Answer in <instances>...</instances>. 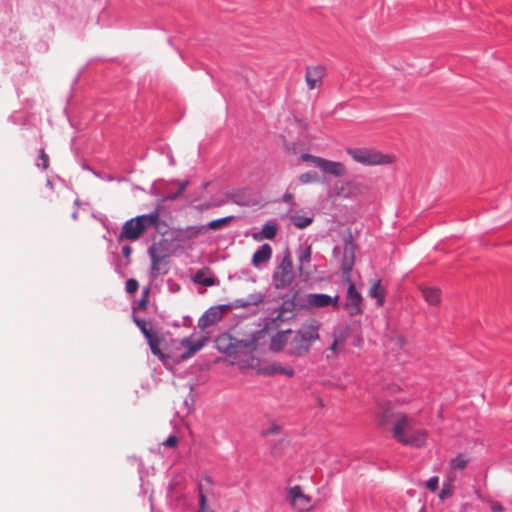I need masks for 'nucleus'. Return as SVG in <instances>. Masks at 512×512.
Segmentation results:
<instances>
[{
    "instance_id": "1",
    "label": "nucleus",
    "mask_w": 512,
    "mask_h": 512,
    "mask_svg": "<svg viewBox=\"0 0 512 512\" xmlns=\"http://www.w3.org/2000/svg\"><path fill=\"white\" fill-rule=\"evenodd\" d=\"M378 418L382 425L390 421L393 423L392 436L398 443L415 448L426 445L428 433L423 429H415L413 419L406 414L392 413L390 408H386Z\"/></svg>"
},
{
    "instance_id": "2",
    "label": "nucleus",
    "mask_w": 512,
    "mask_h": 512,
    "mask_svg": "<svg viewBox=\"0 0 512 512\" xmlns=\"http://www.w3.org/2000/svg\"><path fill=\"white\" fill-rule=\"evenodd\" d=\"M319 327L316 322L304 323L294 334L287 349L292 357H303L309 353L314 342L319 339Z\"/></svg>"
},
{
    "instance_id": "3",
    "label": "nucleus",
    "mask_w": 512,
    "mask_h": 512,
    "mask_svg": "<svg viewBox=\"0 0 512 512\" xmlns=\"http://www.w3.org/2000/svg\"><path fill=\"white\" fill-rule=\"evenodd\" d=\"M159 218V211L154 210L150 214L139 215L126 221L122 226L120 239L136 241L149 227L156 226Z\"/></svg>"
},
{
    "instance_id": "4",
    "label": "nucleus",
    "mask_w": 512,
    "mask_h": 512,
    "mask_svg": "<svg viewBox=\"0 0 512 512\" xmlns=\"http://www.w3.org/2000/svg\"><path fill=\"white\" fill-rule=\"evenodd\" d=\"M346 153L353 161L365 166L389 165L395 157L371 148H348Z\"/></svg>"
},
{
    "instance_id": "5",
    "label": "nucleus",
    "mask_w": 512,
    "mask_h": 512,
    "mask_svg": "<svg viewBox=\"0 0 512 512\" xmlns=\"http://www.w3.org/2000/svg\"><path fill=\"white\" fill-rule=\"evenodd\" d=\"M151 258V275L156 277L168 271L166 259L171 255L170 244L167 240L153 243L148 249Z\"/></svg>"
},
{
    "instance_id": "6",
    "label": "nucleus",
    "mask_w": 512,
    "mask_h": 512,
    "mask_svg": "<svg viewBox=\"0 0 512 512\" xmlns=\"http://www.w3.org/2000/svg\"><path fill=\"white\" fill-rule=\"evenodd\" d=\"M273 284L276 289H283L291 285L294 280V271L289 252H286L273 273Z\"/></svg>"
},
{
    "instance_id": "7",
    "label": "nucleus",
    "mask_w": 512,
    "mask_h": 512,
    "mask_svg": "<svg viewBox=\"0 0 512 512\" xmlns=\"http://www.w3.org/2000/svg\"><path fill=\"white\" fill-rule=\"evenodd\" d=\"M368 188L362 183L348 179L337 181L334 184L332 194L333 197L350 198L367 192Z\"/></svg>"
},
{
    "instance_id": "8",
    "label": "nucleus",
    "mask_w": 512,
    "mask_h": 512,
    "mask_svg": "<svg viewBox=\"0 0 512 512\" xmlns=\"http://www.w3.org/2000/svg\"><path fill=\"white\" fill-rule=\"evenodd\" d=\"M304 306L309 309L332 307L334 310H337L340 306V296L339 294L310 293L306 296Z\"/></svg>"
},
{
    "instance_id": "9",
    "label": "nucleus",
    "mask_w": 512,
    "mask_h": 512,
    "mask_svg": "<svg viewBox=\"0 0 512 512\" xmlns=\"http://www.w3.org/2000/svg\"><path fill=\"white\" fill-rule=\"evenodd\" d=\"M349 335L350 330L348 328L336 329L332 332V343L324 352L327 360H335L339 357L346 345Z\"/></svg>"
},
{
    "instance_id": "10",
    "label": "nucleus",
    "mask_w": 512,
    "mask_h": 512,
    "mask_svg": "<svg viewBox=\"0 0 512 512\" xmlns=\"http://www.w3.org/2000/svg\"><path fill=\"white\" fill-rule=\"evenodd\" d=\"M287 499L298 512H308L313 508L311 497L304 493L300 485L288 489Z\"/></svg>"
},
{
    "instance_id": "11",
    "label": "nucleus",
    "mask_w": 512,
    "mask_h": 512,
    "mask_svg": "<svg viewBox=\"0 0 512 512\" xmlns=\"http://www.w3.org/2000/svg\"><path fill=\"white\" fill-rule=\"evenodd\" d=\"M355 250V244L350 239L346 240L341 259V268L345 282H349L351 278V272L355 263Z\"/></svg>"
},
{
    "instance_id": "12",
    "label": "nucleus",
    "mask_w": 512,
    "mask_h": 512,
    "mask_svg": "<svg viewBox=\"0 0 512 512\" xmlns=\"http://www.w3.org/2000/svg\"><path fill=\"white\" fill-rule=\"evenodd\" d=\"M347 287V295H346V301H345V309L348 311V313L351 316L357 315L361 313L362 308V296L357 291L355 285L352 283V280L350 279L349 282H345Z\"/></svg>"
},
{
    "instance_id": "13",
    "label": "nucleus",
    "mask_w": 512,
    "mask_h": 512,
    "mask_svg": "<svg viewBox=\"0 0 512 512\" xmlns=\"http://www.w3.org/2000/svg\"><path fill=\"white\" fill-rule=\"evenodd\" d=\"M318 168L324 173L334 177H343L347 174V168L343 163L325 158H321V160H319Z\"/></svg>"
},
{
    "instance_id": "14",
    "label": "nucleus",
    "mask_w": 512,
    "mask_h": 512,
    "mask_svg": "<svg viewBox=\"0 0 512 512\" xmlns=\"http://www.w3.org/2000/svg\"><path fill=\"white\" fill-rule=\"evenodd\" d=\"M325 75V69L322 66H309L306 68L305 81L310 90L319 87Z\"/></svg>"
},
{
    "instance_id": "15",
    "label": "nucleus",
    "mask_w": 512,
    "mask_h": 512,
    "mask_svg": "<svg viewBox=\"0 0 512 512\" xmlns=\"http://www.w3.org/2000/svg\"><path fill=\"white\" fill-rule=\"evenodd\" d=\"M223 315L222 309L219 307H212L208 309L199 319L198 321V327L201 330H205L209 326L217 323L221 320Z\"/></svg>"
},
{
    "instance_id": "16",
    "label": "nucleus",
    "mask_w": 512,
    "mask_h": 512,
    "mask_svg": "<svg viewBox=\"0 0 512 512\" xmlns=\"http://www.w3.org/2000/svg\"><path fill=\"white\" fill-rule=\"evenodd\" d=\"M215 342L217 349L222 353L232 354L237 352L236 338L229 334L220 335Z\"/></svg>"
},
{
    "instance_id": "17",
    "label": "nucleus",
    "mask_w": 512,
    "mask_h": 512,
    "mask_svg": "<svg viewBox=\"0 0 512 512\" xmlns=\"http://www.w3.org/2000/svg\"><path fill=\"white\" fill-rule=\"evenodd\" d=\"M204 232H205V226H203V225L189 226L185 229H178L176 232V235L174 236V240L186 241L189 239L196 238L200 234H203Z\"/></svg>"
},
{
    "instance_id": "18",
    "label": "nucleus",
    "mask_w": 512,
    "mask_h": 512,
    "mask_svg": "<svg viewBox=\"0 0 512 512\" xmlns=\"http://www.w3.org/2000/svg\"><path fill=\"white\" fill-rule=\"evenodd\" d=\"M291 334L292 331L288 329L274 335L270 342V350L273 352L282 351L285 345H289Z\"/></svg>"
},
{
    "instance_id": "19",
    "label": "nucleus",
    "mask_w": 512,
    "mask_h": 512,
    "mask_svg": "<svg viewBox=\"0 0 512 512\" xmlns=\"http://www.w3.org/2000/svg\"><path fill=\"white\" fill-rule=\"evenodd\" d=\"M272 256V248L269 244H263L259 250H257L253 256L251 263L254 267L258 268L260 265L268 262Z\"/></svg>"
},
{
    "instance_id": "20",
    "label": "nucleus",
    "mask_w": 512,
    "mask_h": 512,
    "mask_svg": "<svg viewBox=\"0 0 512 512\" xmlns=\"http://www.w3.org/2000/svg\"><path fill=\"white\" fill-rule=\"evenodd\" d=\"M265 375L283 374L288 377L294 376V369L290 366H283L281 363H272L262 368Z\"/></svg>"
},
{
    "instance_id": "21",
    "label": "nucleus",
    "mask_w": 512,
    "mask_h": 512,
    "mask_svg": "<svg viewBox=\"0 0 512 512\" xmlns=\"http://www.w3.org/2000/svg\"><path fill=\"white\" fill-rule=\"evenodd\" d=\"M181 345L187 349V352L181 355V360L190 358L193 354L198 352L204 346L203 340L192 341L190 338H184L181 340Z\"/></svg>"
},
{
    "instance_id": "22",
    "label": "nucleus",
    "mask_w": 512,
    "mask_h": 512,
    "mask_svg": "<svg viewBox=\"0 0 512 512\" xmlns=\"http://www.w3.org/2000/svg\"><path fill=\"white\" fill-rule=\"evenodd\" d=\"M422 296L429 305L438 306L441 302V291L434 287L421 289Z\"/></svg>"
},
{
    "instance_id": "23",
    "label": "nucleus",
    "mask_w": 512,
    "mask_h": 512,
    "mask_svg": "<svg viewBox=\"0 0 512 512\" xmlns=\"http://www.w3.org/2000/svg\"><path fill=\"white\" fill-rule=\"evenodd\" d=\"M260 333H254V334H251L243 339H237L236 338V343H237V351L241 350V349H246L248 351H253L256 349V346H257V341H258V335Z\"/></svg>"
},
{
    "instance_id": "24",
    "label": "nucleus",
    "mask_w": 512,
    "mask_h": 512,
    "mask_svg": "<svg viewBox=\"0 0 512 512\" xmlns=\"http://www.w3.org/2000/svg\"><path fill=\"white\" fill-rule=\"evenodd\" d=\"M193 281L197 284L208 287L215 284V279L210 275V271L208 269L198 270L193 276Z\"/></svg>"
},
{
    "instance_id": "25",
    "label": "nucleus",
    "mask_w": 512,
    "mask_h": 512,
    "mask_svg": "<svg viewBox=\"0 0 512 512\" xmlns=\"http://www.w3.org/2000/svg\"><path fill=\"white\" fill-rule=\"evenodd\" d=\"M369 296L377 300V305L382 306L385 299V289L380 281L374 282L369 289Z\"/></svg>"
},
{
    "instance_id": "26",
    "label": "nucleus",
    "mask_w": 512,
    "mask_h": 512,
    "mask_svg": "<svg viewBox=\"0 0 512 512\" xmlns=\"http://www.w3.org/2000/svg\"><path fill=\"white\" fill-rule=\"evenodd\" d=\"M277 226L275 224L266 223L263 225L260 233L253 235L255 240H261L262 238L273 239L277 234Z\"/></svg>"
},
{
    "instance_id": "27",
    "label": "nucleus",
    "mask_w": 512,
    "mask_h": 512,
    "mask_svg": "<svg viewBox=\"0 0 512 512\" xmlns=\"http://www.w3.org/2000/svg\"><path fill=\"white\" fill-rule=\"evenodd\" d=\"M147 341H148L149 347L151 349V352L155 356H158L159 358L163 359L164 355H163V353L161 352V349H160V346H161V343H162L161 336L158 333H155V334H153L151 336V338H148Z\"/></svg>"
},
{
    "instance_id": "28",
    "label": "nucleus",
    "mask_w": 512,
    "mask_h": 512,
    "mask_svg": "<svg viewBox=\"0 0 512 512\" xmlns=\"http://www.w3.org/2000/svg\"><path fill=\"white\" fill-rule=\"evenodd\" d=\"M454 489L455 486L453 484V478L449 477L448 480L443 483L442 488L438 494V497L441 500H445L453 495Z\"/></svg>"
},
{
    "instance_id": "29",
    "label": "nucleus",
    "mask_w": 512,
    "mask_h": 512,
    "mask_svg": "<svg viewBox=\"0 0 512 512\" xmlns=\"http://www.w3.org/2000/svg\"><path fill=\"white\" fill-rule=\"evenodd\" d=\"M469 458L465 454H458L450 461V467L452 470H463L467 467Z\"/></svg>"
},
{
    "instance_id": "30",
    "label": "nucleus",
    "mask_w": 512,
    "mask_h": 512,
    "mask_svg": "<svg viewBox=\"0 0 512 512\" xmlns=\"http://www.w3.org/2000/svg\"><path fill=\"white\" fill-rule=\"evenodd\" d=\"M294 297L295 295H293L291 298H288V299H285L283 300L281 306H280V311H279V314L278 316L274 319L277 320L279 318H281L285 313H292L296 304H295V301H294Z\"/></svg>"
},
{
    "instance_id": "31",
    "label": "nucleus",
    "mask_w": 512,
    "mask_h": 512,
    "mask_svg": "<svg viewBox=\"0 0 512 512\" xmlns=\"http://www.w3.org/2000/svg\"><path fill=\"white\" fill-rule=\"evenodd\" d=\"M291 221L297 228L303 229L312 223L313 217H307L296 213L291 216Z\"/></svg>"
},
{
    "instance_id": "32",
    "label": "nucleus",
    "mask_w": 512,
    "mask_h": 512,
    "mask_svg": "<svg viewBox=\"0 0 512 512\" xmlns=\"http://www.w3.org/2000/svg\"><path fill=\"white\" fill-rule=\"evenodd\" d=\"M232 216L223 217L220 219L212 220L207 224V227L211 230H219L226 226L232 220Z\"/></svg>"
},
{
    "instance_id": "33",
    "label": "nucleus",
    "mask_w": 512,
    "mask_h": 512,
    "mask_svg": "<svg viewBox=\"0 0 512 512\" xmlns=\"http://www.w3.org/2000/svg\"><path fill=\"white\" fill-rule=\"evenodd\" d=\"M299 180L303 184L315 183L319 181V177L315 172L303 173L299 176Z\"/></svg>"
},
{
    "instance_id": "34",
    "label": "nucleus",
    "mask_w": 512,
    "mask_h": 512,
    "mask_svg": "<svg viewBox=\"0 0 512 512\" xmlns=\"http://www.w3.org/2000/svg\"><path fill=\"white\" fill-rule=\"evenodd\" d=\"M199 510L198 512H214L211 508L207 506V498L202 491V488H199Z\"/></svg>"
},
{
    "instance_id": "35",
    "label": "nucleus",
    "mask_w": 512,
    "mask_h": 512,
    "mask_svg": "<svg viewBox=\"0 0 512 512\" xmlns=\"http://www.w3.org/2000/svg\"><path fill=\"white\" fill-rule=\"evenodd\" d=\"M137 326L139 327V329L141 330V332L143 333V335L145 336L146 339L148 338H151V336L154 334L151 329H148L147 328V323L145 320H139V319H136L135 320Z\"/></svg>"
},
{
    "instance_id": "36",
    "label": "nucleus",
    "mask_w": 512,
    "mask_h": 512,
    "mask_svg": "<svg viewBox=\"0 0 512 512\" xmlns=\"http://www.w3.org/2000/svg\"><path fill=\"white\" fill-rule=\"evenodd\" d=\"M311 253V247L308 246L305 248L302 255L299 256L300 270H302L304 263H309L311 261Z\"/></svg>"
},
{
    "instance_id": "37",
    "label": "nucleus",
    "mask_w": 512,
    "mask_h": 512,
    "mask_svg": "<svg viewBox=\"0 0 512 512\" xmlns=\"http://www.w3.org/2000/svg\"><path fill=\"white\" fill-rule=\"evenodd\" d=\"M39 159H40L41 163H38L37 165L41 166L43 169H47L49 166V157L46 154L44 149H40Z\"/></svg>"
},
{
    "instance_id": "38",
    "label": "nucleus",
    "mask_w": 512,
    "mask_h": 512,
    "mask_svg": "<svg viewBox=\"0 0 512 512\" xmlns=\"http://www.w3.org/2000/svg\"><path fill=\"white\" fill-rule=\"evenodd\" d=\"M322 157H319V156H315V155H312V154H302L300 156V159L304 162H312L314 163L317 167L319 165V160H321Z\"/></svg>"
},
{
    "instance_id": "39",
    "label": "nucleus",
    "mask_w": 512,
    "mask_h": 512,
    "mask_svg": "<svg viewBox=\"0 0 512 512\" xmlns=\"http://www.w3.org/2000/svg\"><path fill=\"white\" fill-rule=\"evenodd\" d=\"M138 282L135 279H129L126 282V290L128 293H135L138 289Z\"/></svg>"
},
{
    "instance_id": "40",
    "label": "nucleus",
    "mask_w": 512,
    "mask_h": 512,
    "mask_svg": "<svg viewBox=\"0 0 512 512\" xmlns=\"http://www.w3.org/2000/svg\"><path fill=\"white\" fill-rule=\"evenodd\" d=\"M438 477L437 476H434V477H431L427 482H426V488L429 489L430 491H436L437 488H438Z\"/></svg>"
},
{
    "instance_id": "41",
    "label": "nucleus",
    "mask_w": 512,
    "mask_h": 512,
    "mask_svg": "<svg viewBox=\"0 0 512 512\" xmlns=\"http://www.w3.org/2000/svg\"><path fill=\"white\" fill-rule=\"evenodd\" d=\"M178 442V439L176 436H169L167 440L164 442V445L169 447H175Z\"/></svg>"
},
{
    "instance_id": "42",
    "label": "nucleus",
    "mask_w": 512,
    "mask_h": 512,
    "mask_svg": "<svg viewBox=\"0 0 512 512\" xmlns=\"http://www.w3.org/2000/svg\"><path fill=\"white\" fill-rule=\"evenodd\" d=\"M490 508L493 512H503L504 511V507L499 502H491Z\"/></svg>"
},
{
    "instance_id": "43",
    "label": "nucleus",
    "mask_w": 512,
    "mask_h": 512,
    "mask_svg": "<svg viewBox=\"0 0 512 512\" xmlns=\"http://www.w3.org/2000/svg\"><path fill=\"white\" fill-rule=\"evenodd\" d=\"M147 297H148V289H146V290L143 292V297H142V299H141V300H140V302H139V306H140L141 308H145V307H146Z\"/></svg>"
},
{
    "instance_id": "44",
    "label": "nucleus",
    "mask_w": 512,
    "mask_h": 512,
    "mask_svg": "<svg viewBox=\"0 0 512 512\" xmlns=\"http://www.w3.org/2000/svg\"><path fill=\"white\" fill-rule=\"evenodd\" d=\"M179 196H180V194L178 192H176V193H172V194H168V195L164 196L163 200L173 201V200L177 199Z\"/></svg>"
},
{
    "instance_id": "45",
    "label": "nucleus",
    "mask_w": 512,
    "mask_h": 512,
    "mask_svg": "<svg viewBox=\"0 0 512 512\" xmlns=\"http://www.w3.org/2000/svg\"><path fill=\"white\" fill-rule=\"evenodd\" d=\"M392 342L395 344V346L398 347H403V345L405 344V340L402 337H397L393 339Z\"/></svg>"
},
{
    "instance_id": "46",
    "label": "nucleus",
    "mask_w": 512,
    "mask_h": 512,
    "mask_svg": "<svg viewBox=\"0 0 512 512\" xmlns=\"http://www.w3.org/2000/svg\"><path fill=\"white\" fill-rule=\"evenodd\" d=\"M188 186V181H183V182H180L179 183V188H178V193L181 195L184 190L186 189V187Z\"/></svg>"
},
{
    "instance_id": "47",
    "label": "nucleus",
    "mask_w": 512,
    "mask_h": 512,
    "mask_svg": "<svg viewBox=\"0 0 512 512\" xmlns=\"http://www.w3.org/2000/svg\"><path fill=\"white\" fill-rule=\"evenodd\" d=\"M292 198H293V195H292V194H290V193H286V194H284V196H283V200H284L285 202H289V201H291V200H292Z\"/></svg>"
},
{
    "instance_id": "48",
    "label": "nucleus",
    "mask_w": 512,
    "mask_h": 512,
    "mask_svg": "<svg viewBox=\"0 0 512 512\" xmlns=\"http://www.w3.org/2000/svg\"><path fill=\"white\" fill-rule=\"evenodd\" d=\"M131 253V248L126 246V247H123V254L128 257Z\"/></svg>"
},
{
    "instance_id": "49",
    "label": "nucleus",
    "mask_w": 512,
    "mask_h": 512,
    "mask_svg": "<svg viewBox=\"0 0 512 512\" xmlns=\"http://www.w3.org/2000/svg\"><path fill=\"white\" fill-rule=\"evenodd\" d=\"M278 432H279V427H277V426L270 428V430L268 431V433H270V434H276Z\"/></svg>"
},
{
    "instance_id": "50",
    "label": "nucleus",
    "mask_w": 512,
    "mask_h": 512,
    "mask_svg": "<svg viewBox=\"0 0 512 512\" xmlns=\"http://www.w3.org/2000/svg\"><path fill=\"white\" fill-rule=\"evenodd\" d=\"M234 512H238V511H234Z\"/></svg>"
}]
</instances>
